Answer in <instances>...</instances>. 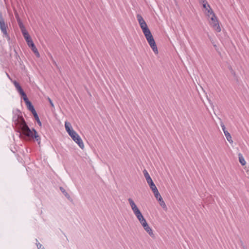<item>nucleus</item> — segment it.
I'll return each mask as SVG.
<instances>
[{
    "label": "nucleus",
    "mask_w": 249,
    "mask_h": 249,
    "mask_svg": "<svg viewBox=\"0 0 249 249\" xmlns=\"http://www.w3.org/2000/svg\"><path fill=\"white\" fill-rule=\"evenodd\" d=\"M21 114V113L18 111L13 116L12 120L14 125L19 132L21 131L22 134L28 138H35L38 144H39L40 138L37 134L36 131L34 129L32 130L30 129Z\"/></svg>",
    "instance_id": "nucleus-1"
},
{
    "label": "nucleus",
    "mask_w": 249,
    "mask_h": 249,
    "mask_svg": "<svg viewBox=\"0 0 249 249\" xmlns=\"http://www.w3.org/2000/svg\"><path fill=\"white\" fill-rule=\"evenodd\" d=\"M143 34L149 44L150 46L151 47V49L153 51V52L155 53V54L158 53V50L157 47V45L156 44L155 41L154 40V39L153 38V36L150 31L148 30L144 33H143Z\"/></svg>",
    "instance_id": "nucleus-2"
},
{
    "label": "nucleus",
    "mask_w": 249,
    "mask_h": 249,
    "mask_svg": "<svg viewBox=\"0 0 249 249\" xmlns=\"http://www.w3.org/2000/svg\"><path fill=\"white\" fill-rule=\"evenodd\" d=\"M8 26L5 23L4 20L2 17L1 13L0 12V29L3 34V36L6 37L8 40L10 39V36L7 31Z\"/></svg>",
    "instance_id": "nucleus-3"
},
{
    "label": "nucleus",
    "mask_w": 249,
    "mask_h": 249,
    "mask_svg": "<svg viewBox=\"0 0 249 249\" xmlns=\"http://www.w3.org/2000/svg\"><path fill=\"white\" fill-rule=\"evenodd\" d=\"M69 135L81 149H83L84 148V144L82 140L75 131H73Z\"/></svg>",
    "instance_id": "nucleus-4"
},
{
    "label": "nucleus",
    "mask_w": 249,
    "mask_h": 249,
    "mask_svg": "<svg viewBox=\"0 0 249 249\" xmlns=\"http://www.w3.org/2000/svg\"><path fill=\"white\" fill-rule=\"evenodd\" d=\"M209 18H210V24L211 26L216 32H220L221 31V28L219 26L217 18L215 14L212 15Z\"/></svg>",
    "instance_id": "nucleus-5"
},
{
    "label": "nucleus",
    "mask_w": 249,
    "mask_h": 249,
    "mask_svg": "<svg viewBox=\"0 0 249 249\" xmlns=\"http://www.w3.org/2000/svg\"><path fill=\"white\" fill-rule=\"evenodd\" d=\"M137 18L140 25L141 28L142 29L143 33H144L149 30L145 21H144L143 18L141 15L138 14L137 15Z\"/></svg>",
    "instance_id": "nucleus-6"
},
{
    "label": "nucleus",
    "mask_w": 249,
    "mask_h": 249,
    "mask_svg": "<svg viewBox=\"0 0 249 249\" xmlns=\"http://www.w3.org/2000/svg\"><path fill=\"white\" fill-rule=\"evenodd\" d=\"M128 201L135 215L141 212L132 198H128Z\"/></svg>",
    "instance_id": "nucleus-7"
},
{
    "label": "nucleus",
    "mask_w": 249,
    "mask_h": 249,
    "mask_svg": "<svg viewBox=\"0 0 249 249\" xmlns=\"http://www.w3.org/2000/svg\"><path fill=\"white\" fill-rule=\"evenodd\" d=\"M135 216L137 217L142 225L147 222L141 212H139V213L136 214Z\"/></svg>",
    "instance_id": "nucleus-8"
},
{
    "label": "nucleus",
    "mask_w": 249,
    "mask_h": 249,
    "mask_svg": "<svg viewBox=\"0 0 249 249\" xmlns=\"http://www.w3.org/2000/svg\"><path fill=\"white\" fill-rule=\"evenodd\" d=\"M144 229L145 230V231L151 236H152L154 234L152 231V229L149 226L147 223H145L144 224L142 225Z\"/></svg>",
    "instance_id": "nucleus-9"
},
{
    "label": "nucleus",
    "mask_w": 249,
    "mask_h": 249,
    "mask_svg": "<svg viewBox=\"0 0 249 249\" xmlns=\"http://www.w3.org/2000/svg\"><path fill=\"white\" fill-rule=\"evenodd\" d=\"M25 103L27 107L28 108V110L31 111L32 113L36 111L32 103L29 100L28 101H25Z\"/></svg>",
    "instance_id": "nucleus-10"
},
{
    "label": "nucleus",
    "mask_w": 249,
    "mask_h": 249,
    "mask_svg": "<svg viewBox=\"0 0 249 249\" xmlns=\"http://www.w3.org/2000/svg\"><path fill=\"white\" fill-rule=\"evenodd\" d=\"M65 126L67 132L68 133L69 135L74 131L72 128H71V124L68 122H65Z\"/></svg>",
    "instance_id": "nucleus-11"
},
{
    "label": "nucleus",
    "mask_w": 249,
    "mask_h": 249,
    "mask_svg": "<svg viewBox=\"0 0 249 249\" xmlns=\"http://www.w3.org/2000/svg\"><path fill=\"white\" fill-rule=\"evenodd\" d=\"M146 181L148 185H149L150 188L152 191H155V190L157 189V187L156 186L155 184H154L152 179H150V180H148Z\"/></svg>",
    "instance_id": "nucleus-12"
},
{
    "label": "nucleus",
    "mask_w": 249,
    "mask_h": 249,
    "mask_svg": "<svg viewBox=\"0 0 249 249\" xmlns=\"http://www.w3.org/2000/svg\"><path fill=\"white\" fill-rule=\"evenodd\" d=\"M31 48L37 57H40V54L34 44H32Z\"/></svg>",
    "instance_id": "nucleus-13"
},
{
    "label": "nucleus",
    "mask_w": 249,
    "mask_h": 249,
    "mask_svg": "<svg viewBox=\"0 0 249 249\" xmlns=\"http://www.w3.org/2000/svg\"><path fill=\"white\" fill-rule=\"evenodd\" d=\"M152 191L154 194L155 197L158 201L162 200V198L160 196V194L159 193L158 189H156L155 191L153 190Z\"/></svg>",
    "instance_id": "nucleus-14"
},
{
    "label": "nucleus",
    "mask_w": 249,
    "mask_h": 249,
    "mask_svg": "<svg viewBox=\"0 0 249 249\" xmlns=\"http://www.w3.org/2000/svg\"><path fill=\"white\" fill-rule=\"evenodd\" d=\"M238 158H239V160L240 163L242 165H245L246 163V162L241 153L238 154Z\"/></svg>",
    "instance_id": "nucleus-15"
},
{
    "label": "nucleus",
    "mask_w": 249,
    "mask_h": 249,
    "mask_svg": "<svg viewBox=\"0 0 249 249\" xmlns=\"http://www.w3.org/2000/svg\"><path fill=\"white\" fill-rule=\"evenodd\" d=\"M32 114H33V115H34V117H35V118L36 120V122H37V123L40 126H41L42 125V124H41V121H40V120H39V117H38V115H37V114L36 112V111H35V112H33Z\"/></svg>",
    "instance_id": "nucleus-16"
},
{
    "label": "nucleus",
    "mask_w": 249,
    "mask_h": 249,
    "mask_svg": "<svg viewBox=\"0 0 249 249\" xmlns=\"http://www.w3.org/2000/svg\"><path fill=\"white\" fill-rule=\"evenodd\" d=\"M224 133V134L225 135V137H226L227 140H228V141L230 143H232L233 142V141L232 140V138H231V134L228 132V131L225 132Z\"/></svg>",
    "instance_id": "nucleus-17"
},
{
    "label": "nucleus",
    "mask_w": 249,
    "mask_h": 249,
    "mask_svg": "<svg viewBox=\"0 0 249 249\" xmlns=\"http://www.w3.org/2000/svg\"><path fill=\"white\" fill-rule=\"evenodd\" d=\"M15 15H16V17L17 19V21H18V26L19 27L20 29L24 28L25 27H24V25L23 24V23H22V22L21 21L20 19L19 18V17H18V14L15 13Z\"/></svg>",
    "instance_id": "nucleus-18"
},
{
    "label": "nucleus",
    "mask_w": 249,
    "mask_h": 249,
    "mask_svg": "<svg viewBox=\"0 0 249 249\" xmlns=\"http://www.w3.org/2000/svg\"><path fill=\"white\" fill-rule=\"evenodd\" d=\"M60 190L67 198H69L70 197L69 194L66 191L63 187H60Z\"/></svg>",
    "instance_id": "nucleus-19"
},
{
    "label": "nucleus",
    "mask_w": 249,
    "mask_h": 249,
    "mask_svg": "<svg viewBox=\"0 0 249 249\" xmlns=\"http://www.w3.org/2000/svg\"><path fill=\"white\" fill-rule=\"evenodd\" d=\"M207 16L208 17V18H210L211 16H212V15H214V13H213L212 9L211 8V7L210 8H209V9H208L207 10Z\"/></svg>",
    "instance_id": "nucleus-20"
},
{
    "label": "nucleus",
    "mask_w": 249,
    "mask_h": 249,
    "mask_svg": "<svg viewBox=\"0 0 249 249\" xmlns=\"http://www.w3.org/2000/svg\"><path fill=\"white\" fill-rule=\"evenodd\" d=\"M143 172L144 176L146 181L150 180V179H152L151 178L150 175H149L148 173L145 169H144L143 170Z\"/></svg>",
    "instance_id": "nucleus-21"
},
{
    "label": "nucleus",
    "mask_w": 249,
    "mask_h": 249,
    "mask_svg": "<svg viewBox=\"0 0 249 249\" xmlns=\"http://www.w3.org/2000/svg\"><path fill=\"white\" fill-rule=\"evenodd\" d=\"M20 30L23 36L29 35L25 27L21 29Z\"/></svg>",
    "instance_id": "nucleus-22"
},
{
    "label": "nucleus",
    "mask_w": 249,
    "mask_h": 249,
    "mask_svg": "<svg viewBox=\"0 0 249 249\" xmlns=\"http://www.w3.org/2000/svg\"><path fill=\"white\" fill-rule=\"evenodd\" d=\"M24 37L27 42H29L30 40H32V38L29 35L24 36Z\"/></svg>",
    "instance_id": "nucleus-23"
},
{
    "label": "nucleus",
    "mask_w": 249,
    "mask_h": 249,
    "mask_svg": "<svg viewBox=\"0 0 249 249\" xmlns=\"http://www.w3.org/2000/svg\"><path fill=\"white\" fill-rule=\"evenodd\" d=\"M159 201L160 202V204L162 208H164L166 207V204H165V202H164V201L163 200V199H162V200H159Z\"/></svg>",
    "instance_id": "nucleus-24"
},
{
    "label": "nucleus",
    "mask_w": 249,
    "mask_h": 249,
    "mask_svg": "<svg viewBox=\"0 0 249 249\" xmlns=\"http://www.w3.org/2000/svg\"><path fill=\"white\" fill-rule=\"evenodd\" d=\"M21 95L22 96L24 102L28 100L27 96L24 92Z\"/></svg>",
    "instance_id": "nucleus-25"
},
{
    "label": "nucleus",
    "mask_w": 249,
    "mask_h": 249,
    "mask_svg": "<svg viewBox=\"0 0 249 249\" xmlns=\"http://www.w3.org/2000/svg\"><path fill=\"white\" fill-rule=\"evenodd\" d=\"M203 7L205 9L206 11H207L208 9H209V8L210 7V5L207 3H205L202 5Z\"/></svg>",
    "instance_id": "nucleus-26"
},
{
    "label": "nucleus",
    "mask_w": 249,
    "mask_h": 249,
    "mask_svg": "<svg viewBox=\"0 0 249 249\" xmlns=\"http://www.w3.org/2000/svg\"><path fill=\"white\" fill-rule=\"evenodd\" d=\"M220 125H221V128H222V130L223 131L224 133L227 131V130H226V127L223 123H221Z\"/></svg>",
    "instance_id": "nucleus-27"
},
{
    "label": "nucleus",
    "mask_w": 249,
    "mask_h": 249,
    "mask_svg": "<svg viewBox=\"0 0 249 249\" xmlns=\"http://www.w3.org/2000/svg\"><path fill=\"white\" fill-rule=\"evenodd\" d=\"M13 84H14L16 89H17V88H18V87H19L20 86L18 82H17L16 81H14L13 82Z\"/></svg>",
    "instance_id": "nucleus-28"
},
{
    "label": "nucleus",
    "mask_w": 249,
    "mask_h": 249,
    "mask_svg": "<svg viewBox=\"0 0 249 249\" xmlns=\"http://www.w3.org/2000/svg\"><path fill=\"white\" fill-rule=\"evenodd\" d=\"M38 249H45L41 244L39 243L36 244Z\"/></svg>",
    "instance_id": "nucleus-29"
},
{
    "label": "nucleus",
    "mask_w": 249,
    "mask_h": 249,
    "mask_svg": "<svg viewBox=\"0 0 249 249\" xmlns=\"http://www.w3.org/2000/svg\"><path fill=\"white\" fill-rule=\"evenodd\" d=\"M199 0V3L202 4V5L208 3L207 1H206V0Z\"/></svg>",
    "instance_id": "nucleus-30"
},
{
    "label": "nucleus",
    "mask_w": 249,
    "mask_h": 249,
    "mask_svg": "<svg viewBox=\"0 0 249 249\" xmlns=\"http://www.w3.org/2000/svg\"><path fill=\"white\" fill-rule=\"evenodd\" d=\"M27 43L28 45L30 47H31L32 46V44H34L33 41H32V39L30 40V41H29V42H27Z\"/></svg>",
    "instance_id": "nucleus-31"
},
{
    "label": "nucleus",
    "mask_w": 249,
    "mask_h": 249,
    "mask_svg": "<svg viewBox=\"0 0 249 249\" xmlns=\"http://www.w3.org/2000/svg\"><path fill=\"white\" fill-rule=\"evenodd\" d=\"M50 57H51V59H52V61H53V64L55 66H57V64H56V62L53 60V58L52 55H50Z\"/></svg>",
    "instance_id": "nucleus-32"
},
{
    "label": "nucleus",
    "mask_w": 249,
    "mask_h": 249,
    "mask_svg": "<svg viewBox=\"0 0 249 249\" xmlns=\"http://www.w3.org/2000/svg\"><path fill=\"white\" fill-rule=\"evenodd\" d=\"M48 100L50 103V105L52 107H54V105H53V104L52 102V101L51 100V99L50 98H48Z\"/></svg>",
    "instance_id": "nucleus-33"
},
{
    "label": "nucleus",
    "mask_w": 249,
    "mask_h": 249,
    "mask_svg": "<svg viewBox=\"0 0 249 249\" xmlns=\"http://www.w3.org/2000/svg\"><path fill=\"white\" fill-rule=\"evenodd\" d=\"M18 93L21 95L23 92H24V91L22 89H20L19 90H18Z\"/></svg>",
    "instance_id": "nucleus-34"
},
{
    "label": "nucleus",
    "mask_w": 249,
    "mask_h": 249,
    "mask_svg": "<svg viewBox=\"0 0 249 249\" xmlns=\"http://www.w3.org/2000/svg\"><path fill=\"white\" fill-rule=\"evenodd\" d=\"M22 88L21 87V86L19 87H18V88H17V90L18 91V90H19L20 89H21Z\"/></svg>",
    "instance_id": "nucleus-35"
},
{
    "label": "nucleus",
    "mask_w": 249,
    "mask_h": 249,
    "mask_svg": "<svg viewBox=\"0 0 249 249\" xmlns=\"http://www.w3.org/2000/svg\"><path fill=\"white\" fill-rule=\"evenodd\" d=\"M6 74H7V76L9 78L10 77L9 75L7 73H6Z\"/></svg>",
    "instance_id": "nucleus-36"
}]
</instances>
